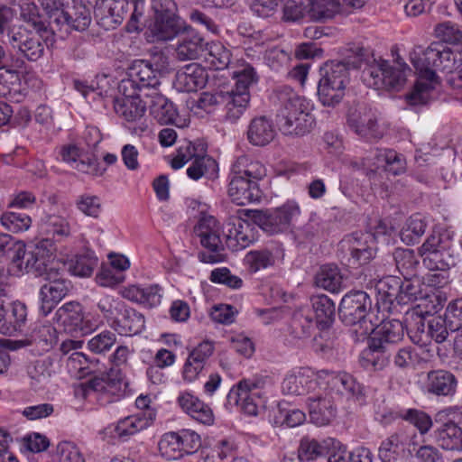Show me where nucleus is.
I'll return each instance as SVG.
<instances>
[{
    "mask_svg": "<svg viewBox=\"0 0 462 462\" xmlns=\"http://www.w3.org/2000/svg\"><path fill=\"white\" fill-rule=\"evenodd\" d=\"M207 44L199 33L188 31L179 42L176 56L180 60L198 59L206 51Z\"/></svg>",
    "mask_w": 462,
    "mask_h": 462,
    "instance_id": "nucleus-25",
    "label": "nucleus"
},
{
    "mask_svg": "<svg viewBox=\"0 0 462 462\" xmlns=\"http://www.w3.org/2000/svg\"><path fill=\"white\" fill-rule=\"evenodd\" d=\"M363 45L351 43L345 50V57L339 61L325 63L320 68L321 78L319 83L346 88L349 81V70L357 69L363 65L364 56L369 53L362 52Z\"/></svg>",
    "mask_w": 462,
    "mask_h": 462,
    "instance_id": "nucleus-7",
    "label": "nucleus"
},
{
    "mask_svg": "<svg viewBox=\"0 0 462 462\" xmlns=\"http://www.w3.org/2000/svg\"><path fill=\"white\" fill-rule=\"evenodd\" d=\"M403 279L402 281L401 296H399V301L402 303V306L417 300H429L431 305H441L440 298L435 293H430L431 290L429 285L421 282L418 275Z\"/></svg>",
    "mask_w": 462,
    "mask_h": 462,
    "instance_id": "nucleus-20",
    "label": "nucleus"
},
{
    "mask_svg": "<svg viewBox=\"0 0 462 462\" xmlns=\"http://www.w3.org/2000/svg\"><path fill=\"white\" fill-rule=\"evenodd\" d=\"M183 30H186V27L181 19L154 18V22L146 34L150 42H168L174 39Z\"/></svg>",
    "mask_w": 462,
    "mask_h": 462,
    "instance_id": "nucleus-24",
    "label": "nucleus"
},
{
    "mask_svg": "<svg viewBox=\"0 0 462 462\" xmlns=\"http://www.w3.org/2000/svg\"><path fill=\"white\" fill-rule=\"evenodd\" d=\"M372 309V300L364 291H352L341 300L338 307L340 320L346 326L357 327L353 330L357 340L366 338L374 330L371 320L367 319Z\"/></svg>",
    "mask_w": 462,
    "mask_h": 462,
    "instance_id": "nucleus-5",
    "label": "nucleus"
},
{
    "mask_svg": "<svg viewBox=\"0 0 462 462\" xmlns=\"http://www.w3.org/2000/svg\"><path fill=\"white\" fill-rule=\"evenodd\" d=\"M0 219L2 225L13 233L26 231L32 224V219L27 214L14 210L4 213Z\"/></svg>",
    "mask_w": 462,
    "mask_h": 462,
    "instance_id": "nucleus-58",
    "label": "nucleus"
},
{
    "mask_svg": "<svg viewBox=\"0 0 462 462\" xmlns=\"http://www.w3.org/2000/svg\"><path fill=\"white\" fill-rule=\"evenodd\" d=\"M74 3L88 8L89 11L94 9L99 25L105 30L109 31L116 28L114 14L116 0H75Z\"/></svg>",
    "mask_w": 462,
    "mask_h": 462,
    "instance_id": "nucleus-30",
    "label": "nucleus"
},
{
    "mask_svg": "<svg viewBox=\"0 0 462 462\" xmlns=\"http://www.w3.org/2000/svg\"><path fill=\"white\" fill-rule=\"evenodd\" d=\"M52 361L51 358L38 359L27 365V374L31 384L34 387L45 384L51 376Z\"/></svg>",
    "mask_w": 462,
    "mask_h": 462,
    "instance_id": "nucleus-48",
    "label": "nucleus"
},
{
    "mask_svg": "<svg viewBox=\"0 0 462 462\" xmlns=\"http://www.w3.org/2000/svg\"><path fill=\"white\" fill-rule=\"evenodd\" d=\"M444 318L450 331L455 332L462 328V299L448 303Z\"/></svg>",
    "mask_w": 462,
    "mask_h": 462,
    "instance_id": "nucleus-64",
    "label": "nucleus"
},
{
    "mask_svg": "<svg viewBox=\"0 0 462 462\" xmlns=\"http://www.w3.org/2000/svg\"><path fill=\"white\" fill-rule=\"evenodd\" d=\"M307 405L311 421L318 426L328 424L336 416V408L329 396H310Z\"/></svg>",
    "mask_w": 462,
    "mask_h": 462,
    "instance_id": "nucleus-23",
    "label": "nucleus"
},
{
    "mask_svg": "<svg viewBox=\"0 0 462 462\" xmlns=\"http://www.w3.org/2000/svg\"><path fill=\"white\" fill-rule=\"evenodd\" d=\"M378 162H383L384 170L393 175H400L406 171L405 157L393 150H380L376 155Z\"/></svg>",
    "mask_w": 462,
    "mask_h": 462,
    "instance_id": "nucleus-53",
    "label": "nucleus"
},
{
    "mask_svg": "<svg viewBox=\"0 0 462 462\" xmlns=\"http://www.w3.org/2000/svg\"><path fill=\"white\" fill-rule=\"evenodd\" d=\"M374 336L371 340L381 341L383 346H389L402 340L404 336V326L399 319L383 320L374 328Z\"/></svg>",
    "mask_w": 462,
    "mask_h": 462,
    "instance_id": "nucleus-34",
    "label": "nucleus"
},
{
    "mask_svg": "<svg viewBox=\"0 0 462 462\" xmlns=\"http://www.w3.org/2000/svg\"><path fill=\"white\" fill-rule=\"evenodd\" d=\"M437 441L443 449L462 452V429L454 422H447L438 430Z\"/></svg>",
    "mask_w": 462,
    "mask_h": 462,
    "instance_id": "nucleus-36",
    "label": "nucleus"
},
{
    "mask_svg": "<svg viewBox=\"0 0 462 462\" xmlns=\"http://www.w3.org/2000/svg\"><path fill=\"white\" fill-rule=\"evenodd\" d=\"M217 169V163L214 159L207 155H198L187 169V175L190 179L198 180L204 175L215 172Z\"/></svg>",
    "mask_w": 462,
    "mask_h": 462,
    "instance_id": "nucleus-56",
    "label": "nucleus"
},
{
    "mask_svg": "<svg viewBox=\"0 0 462 462\" xmlns=\"http://www.w3.org/2000/svg\"><path fill=\"white\" fill-rule=\"evenodd\" d=\"M347 125L359 136L367 140L383 137L376 117L365 108H351L347 114Z\"/></svg>",
    "mask_w": 462,
    "mask_h": 462,
    "instance_id": "nucleus-17",
    "label": "nucleus"
},
{
    "mask_svg": "<svg viewBox=\"0 0 462 462\" xmlns=\"http://www.w3.org/2000/svg\"><path fill=\"white\" fill-rule=\"evenodd\" d=\"M177 402L181 410L196 421L204 425L214 423L215 417L212 409L191 393H181L178 397Z\"/></svg>",
    "mask_w": 462,
    "mask_h": 462,
    "instance_id": "nucleus-21",
    "label": "nucleus"
},
{
    "mask_svg": "<svg viewBox=\"0 0 462 462\" xmlns=\"http://www.w3.org/2000/svg\"><path fill=\"white\" fill-rule=\"evenodd\" d=\"M143 327V317L133 309H125L117 318V333L120 335L137 334Z\"/></svg>",
    "mask_w": 462,
    "mask_h": 462,
    "instance_id": "nucleus-44",
    "label": "nucleus"
},
{
    "mask_svg": "<svg viewBox=\"0 0 462 462\" xmlns=\"http://www.w3.org/2000/svg\"><path fill=\"white\" fill-rule=\"evenodd\" d=\"M150 113L160 125H175L178 110L174 104L160 93L150 95Z\"/></svg>",
    "mask_w": 462,
    "mask_h": 462,
    "instance_id": "nucleus-29",
    "label": "nucleus"
},
{
    "mask_svg": "<svg viewBox=\"0 0 462 462\" xmlns=\"http://www.w3.org/2000/svg\"><path fill=\"white\" fill-rule=\"evenodd\" d=\"M439 42H432L426 49L416 47L410 54V60L421 80L418 81L413 89L406 95L411 106L425 105L430 100V93L437 82L436 60L439 53Z\"/></svg>",
    "mask_w": 462,
    "mask_h": 462,
    "instance_id": "nucleus-3",
    "label": "nucleus"
},
{
    "mask_svg": "<svg viewBox=\"0 0 462 462\" xmlns=\"http://www.w3.org/2000/svg\"><path fill=\"white\" fill-rule=\"evenodd\" d=\"M200 239L202 246L207 248L209 252H201L199 254V259L207 263H216L225 261V254H223L224 245L220 239L219 233L215 235L207 236Z\"/></svg>",
    "mask_w": 462,
    "mask_h": 462,
    "instance_id": "nucleus-38",
    "label": "nucleus"
},
{
    "mask_svg": "<svg viewBox=\"0 0 462 462\" xmlns=\"http://www.w3.org/2000/svg\"><path fill=\"white\" fill-rule=\"evenodd\" d=\"M275 137V130L272 120L264 116L254 117L248 125L246 138L254 146H265Z\"/></svg>",
    "mask_w": 462,
    "mask_h": 462,
    "instance_id": "nucleus-22",
    "label": "nucleus"
},
{
    "mask_svg": "<svg viewBox=\"0 0 462 462\" xmlns=\"http://www.w3.org/2000/svg\"><path fill=\"white\" fill-rule=\"evenodd\" d=\"M58 325L69 334L84 335L88 331L87 322L84 321L82 307L79 302L70 301L58 309L55 314Z\"/></svg>",
    "mask_w": 462,
    "mask_h": 462,
    "instance_id": "nucleus-19",
    "label": "nucleus"
},
{
    "mask_svg": "<svg viewBox=\"0 0 462 462\" xmlns=\"http://www.w3.org/2000/svg\"><path fill=\"white\" fill-rule=\"evenodd\" d=\"M448 249L449 246H446L425 253L421 255L424 265L430 270H445L454 265V259Z\"/></svg>",
    "mask_w": 462,
    "mask_h": 462,
    "instance_id": "nucleus-50",
    "label": "nucleus"
},
{
    "mask_svg": "<svg viewBox=\"0 0 462 462\" xmlns=\"http://www.w3.org/2000/svg\"><path fill=\"white\" fill-rule=\"evenodd\" d=\"M251 97L238 96L237 97L225 94L224 121L236 124L249 106Z\"/></svg>",
    "mask_w": 462,
    "mask_h": 462,
    "instance_id": "nucleus-41",
    "label": "nucleus"
},
{
    "mask_svg": "<svg viewBox=\"0 0 462 462\" xmlns=\"http://www.w3.org/2000/svg\"><path fill=\"white\" fill-rule=\"evenodd\" d=\"M310 301L315 313L316 326L321 330L329 328L336 316L334 301L325 294L314 295Z\"/></svg>",
    "mask_w": 462,
    "mask_h": 462,
    "instance_id": "nucleus-31",
    "label": "nucleus"
},
{
    "mask_svg": "<svg viewBox=\"0 0 462 462\" xmlns=\"http://www.w3.org/2000/svg\"><path fill=\"white\" fill-rule=\"evenodd\" d=\"M308 383H311V381H310L308 377L304 376L302 374H287L282 383V392L284 394L291 395L304 394L307 391L306 384Z\"/></svg>",
    "mask_w": 462,
    "mask_h": 462,
    "instance_id": "nucleus-62",
    "label": "nucleus"
},
{
    "mask_svg": "<svg viewBox=\"0 0 462 462\" xmlns=\"http://www.w3.org/2000/svg\"><path fill=\"white\" fill-rule=\"evenodd\" d=\"M117 114L122 119V125L131 134L141 136L149 130L145 118L146 106L141 99H125L120 101L117 96Z\"/></svg>",
    "mask_w": 462,
    "mask_h": 462,
    "instance_id": "nucleus-14",
    "label": "nucleus"
},
{
    "mask_svg": "<svg viewBox=\"0 0 462 462\" xmlns=\"http://www.w3.org/2000/svg\"><path fill=\"white\" fill-rule=\"evenodd\" d=\"M375 235L355 232L346 236L338 244V256L346 265L367 263L375 254Z\"/></svg>",
    "mask_w": 462,
    "mask_h": 462,
    "instance_id": "nucleus-8",
    "label": "nucleus"
},
{
    "mask_svg": "<svg viewBox=\"0 0 462 462\" xmlns=\"http://www.w3.org/2000/svg\"><path fill=\"white\" fill-rule=\"evenodd\" d=\"M300 214L295 203H287L273 211L252 210L249 216L263 231L276 234L287 229L293 217Z\"/></svg>",
    "mask_w": 462,
    "mask_h": 462,
    "instance_id": "nucleus-11",
    "label": "nucleus"
},
{
    "mask_svg": "<svg viewBox=\"0 0 462 462\" xmlns=\"http://www.w3.org/2000/svg\"><path fill=\"white\" fill-rule=\"evenodd\" d=\"M55 251V244L48 238L42 239L28 248L23 243L18 245V251L12 256V262L20 271L45 278L50 270H58L53 262Z\"/></svg>",
    "mask_w": 462,
    "mask_h": 462,
    "instance_id": "nucleus-6",
    "label": "nucleus"
},
{
    "mask_svg": "<svg viewBox=\"0 0 462 462\" xmlns=\"http://www.w3.org/2000/svg\"><path fill=\"white\" fill-rule=\"evenodd\" d=\"M365 0H313L312 10L319 19H330L337 14L348 13L349 8H361Z\"/></svg>",
    "mask_w": 462,
    "mask_h": 462,
    "instance_id": "nucleus-26",
    "label": "nucleus"
},
{
    "mask_svg": "<svg viewBox=\"0 0 462 462\" xmlns=\"http://www.w3.org/2000/svg\"><path fill=\"white\" fill-rule=\"evenodd\" d=\"M441 305L433 304L430 308L426 306V310H421V304L409 310L406 312L405 322L411 339L419 345H426L429 341L428 319L431 316V312H437Z\"/></svg>",
    "mask_w": 462,
    "mask_h": 462,
    "instance_id": "nucleus-16",
    "label": "nucleus"
},
{
    "mask_svg": "<svg viewBox=\"0 0 462 462\" xmlns=\"http://www.w3.org/2000/svg\"><path fill=\"white\" fill-rule=\"evenodd\" d=\"M313 328V318L308 310H299L293 313L291 322V333L295 338L303 339L309 337Z\"/></svg>",
    "mask_w": 462,
    "mask_h": 462,
    "instance_id": "nucleus-47",
    "label": "nucleus"
},
{
    "mask_svg": "<svg viewBox=\"0 0 462 462\" xmlns=\"http://www.w3.org/2000/svg\"><path fill=\"white\" fill-rule=\"evenodd\" d=\"M457 383L456 376L448 371H430L427 376L426 389L438 396H448L455 393Z\"/></svg>",
    "mask_w": 462,
    "mask_h": 462,
    "instance_id": "nucleus-27",
    "label": "nucleus"
},
{
    "mask_svg": "<svg viewBox=\"0 0 462 462\" xmlns=\"http://www.w3.org/2000/svg\"><path fill=\"white\" fill-rule=\"evenodd\" d=\"M439 53L437 55L436 69L453 73L460 66V54L453 51L443 42H439Z\"/></svg>",
    "mask_w": 462,
    "mask_h": 462,
    "instance_id": "nucleus-54",
    "label": "nucleus"
},
{
    "mask_svg": "<svg viewBox=\"0 0 462 462\" xmlns=\"http://www.w3.org/2000/svg\"><path fill=\"white\" fill-rule=\"evenodd\" d=\"M362 52L369 53L364 56L365 65L362 79L365 85L378 90L400 91L406 84L407 76L411 72L405 62L399 58L395 65H391L382 58L376 59L370 48L363 46Z\"/></svg>",
    "mask_w": 462,
    "mask_h": 462,
    "instance_id": "nucleus-1",
    "label": "nucleus"
},
{
    "mask_svg": "<svg viewBox=\"0 0 462 462\" xmlns=\"http://www.w3.org/2000/svg\"><path fill=\"white\" fill-rule=\"evenodd\" d=\"M97 264V258L93 252H86L75 256L70 261L69 271L77 276L88 277Z\"/></svg>",
    "mask_w": 462,
    "mask_h": 462,
    "instance_id": "nucleus-55",
    "label": "nucleus"
},
{
    "mask_svg": "<svg viewBox=\"0 0 462 462\" xmlns=\"http://www.w3.org/2000/svg\"><path fill=\"white\" fill-rule=\"evenodd\" d=\"M245 262L248 265L250 272L256 273L262 269L273 266L276 263V256L266 248L254 250L246 254Z\"/></svg>",
    "mask_w": 462,
    "mask_h": 462,
    "instance_id": "nucleus-52",
    "label": "nucleus"
},
{
    "mask_svg": "<svg viewBox=\"0 0 462 462\" xmlns=\"http://www.w3.org/2000/svg\"><path fill=\"white\" fill-rule=\"evenodd\" d=\"M176 81L183 91L194 92L206 85L207 73L199 64L191 63L177 72Z\"/></svg>",
    "mask_w": 462,
    "mask_h": 462,
    "instance_id": "nucleus-32",
    "label": "nucleus"
},
{
    "mask_svg": "<svg viewBox=\"0 0 462 462\" xmlns=\"http://www.w3.org/2000/svg\"><path fill=\"white\" fill-rule=\"evenodd\" d=\"M88 387L99 393L97 400L101 405L114 402L116 393V373L112 365L108 371L100 373L88 382Z\"/></svg>",
    "mask_w": 462,
    "mask_h": 462,
    "instance_id": "nucleus-28",
    "label": "nucleus"
},
{
    "mask_svg": "<svg viewBox=\"0 0 462 462\" xmlns=\"http://www.w3.org/2000/svg\"><path fill=\"white\" fill-rule=\"evenodd\" d=\"M179 432L164 434L159 442V449L168 459H175L181 456V446Z\"/></svg>",
    "mask_w": 462,
    "mask_h": 462,
    "instance_id": "nucleus-60",
    "label": "nucleus"
},
{
    "mask_svg": "<svg viewBox=\"0 0 462 462\" xmlns=\"http://www.w3.org/2000/svg\"><path fill=\"white\" fill-rule=\"evenodd\" d=\"M44 279L47 282L40 290L41 311L47 316L68 294L71 286L70 282L63 278L58 270H50Z\"/></svg>",
    "mask_w": 462,
    "mask_h": 462,
    "instance_id": "nucleus-13",
    "label": "nucleus"
},
{
    "mask_svg": "<svg viewBox=\"0 0 462 462\" xmlns=\"http://www.w3.org/2000/svg\"><path fill=\"white\" fill-rule=\"evenodd\" d=\"M427 228V222L420 214H415L407 220L400 232L401 239L407 245L418 243Z\"/></svg>",
    "mask_w": 462,
    "mask_h": 462,
    "instance_id": "nucleus-45",
    "label": "nucleus"
},
{
    "mask_svg": "<svg viewBox=\"0 0 462 462\" xmlns=\"http://www.w3.org/2000/svg\"><path fill=\"white\" fill-rule=\"evenodd\" d=\"M42 5L49 19L50 32L55 35L67 21L66 11L62 8L63 4L60 0H42Z\"/></svg>",
    "mask_w": 462,
    "mask_h": 462,
    "instance_id": "nucleus-43",
    "label": "nucleus"
},
{
    "mask_svg": "<svg viewBox=\"0 0 462 462\" xmlns=\"http://www.w3.org/2000/svg\"><path fill=\"white\" fill-rule=\"evenodd\" d=\"M389 358L387 346H383L381 341L369 339L368 349L363 352L361 364L366 369L371 366L374 370H381L388 364Z\"/></svg>",
    "mask_w": 462,
    "mask_h": 462,
    "instance_id": "nucleus-35",
    "label": "nucleus"
},
{
    "mask_svg": "<svg viewBox=\"0 0 462 462\" xmlns=\"http://www.w3.org/2000/svg\"><path fill=\"white\" fill-rule=\"evenodd\" d=\"M257 81V76L254 69L249 65L245 66L241 71L236 74V84L231 90L224 92L230 96L237 97L238 96L251 97L249 88Z\"/></svg>",
    "mask_w": 462,
    "mask_h": 462,
    "instance_id": "nucleus-49",
    "label": "nucleus"
},
{
    "mask_svg": "<svg viewBox=\"0 0 462 462\" xmlns=\"http://www.w3.org/2000/svg\"><path fill=\"white\" fill-rule=\"evenodd\" d=\"M204 56L216 70H221L228 67L232 53L222 42H212L207 44Z\"/></svg>",
    "mask_w": 462,
    "mask_h": 462,
    "instance_id": "nucleus-39",
    "label": "nucleus"
},
{
    "mask_svg": "<svg viewBox=\"0 0 462 462\" xmlns=\"http://www.w3.org/2000/svg\"><path fill=\"white\" fill-rule=\"evenodd\" d=\"M397 417L413 424L421 434L427 433L432 426L431 418L417 409L402 410L398 411Z\"/></svg>",
    "mask_w": 462,
    "mask_h": 462,
    "instance_id": "nucleus-59",
    "label": "nucleus"
},
{
    "mask_svg": "<svg viewBox=\"0 0 462 462\" xmlns=\"http://www.w3.org/2000/svg\"><path fill=\"white\" fill-rule=\"evenodd\" d=\"M402 280L396 276H386L375 284L376 307L378 311L393 313L399 311L402 306L399 301L401 296Z\"/></svg>",
    "mask_w": 462,
    "mask_h": 462,
    "instance_id": "nucleus-15",
    "label": "nucleus"
},
{
    "mask_svg": "<svg viewBox=\"0 0 462 462\" xmlns=\"http://www.w3.org/2000/svg\"><path fill=\"white\" fill-rule=\"evenodd\" d=\"M264 385V380L259 377L244 379L236 388H232L227 394V402L240 407L241 411L250 416L256 415L261 402L260 397L254 390Z\"/></svg>",
    "mask_w": 462,
    "mask_h": 462,
    "instance_id": "nucleus-12",
    "label": "nucleus"
},
{
    "mask_svg": "<svg viewBox=\"0 0 462 462\" xmlns=\"http://www.w3.org/2000/svg\"><path fill=\"white\" fill-rule=\"evenodd\" d=\"M226 246L232 251L247 247L253 241L250 224L240 217H230L224 226Z\"/></svg>",
    "mask_w": 462,
    "mask_h": 462,
    "instance_id": "nucleus-18",
    "label": "nucleus"
},
{
    "mask_svg": "<svg viewBox=\"0 0 462 462\" xmlns=\"http://www.w3.org/2000/svg\"><path fill=\"white\" fill-rule=\"evenodd\" d=\"M4 325L1 330L5 334L21 331L26 323L27 310L25 304L16 301L4 305Z\"/></svg>",
    "mask_w": 462,
    "mask_h": 462,
    "instance_id": "nucleus-33",
    "label": "nucleus"
},
{
    "mask_svg": "<svg viewBox=\"0 0 462 462\" xmlns=\"http://www.w3.org/2000/svg\"><path fill=\"white\" fill-rule=\"evenodd\" d=\"M448 326L442 316L431 315L428 319L429 340L434 339L437 343L444 342L448 336Z\"/></svg>",
    "mask_w": 462,
    "mask_h": 462,
    "instance_id": "nucleus-63",
    "label": "nucleus"
},
{
    "mask_svg": "<svg viewBox=\"0 0 462 462\" xmlns=\"http://www.w3.org/2000/svg\"><path fill=\"white\" fill-rule=\"evenodd\" d=\"M67 21L64 25H68L76 31H85L91 23V11L88 8L74 3L70 12L66 11Z\"/></svg>",
    "mask_w": 462,
    "mask_h": 462,
    "instance_id": "nucleus-57",
    "label": "nucleus"
},
{
    "mask_svg": "<svg viewBox=\"0 0 462 462\" xmlns=\"http://www.w3.org/2000/svg\"><path fill=\"white\" fill-rule=\"evenodd\" d=\"M265 176V168L259 162H251L245 169L234 164L229 174L228 196L239 206L258 201L261 190L257 183Z\"/></svg>",
    "mask_w": 462,
    "mask_h": 462,
    "instance_id": "nucleus-4",
    "label": "nucleus"
},
{
    "mask_svg": "<svg viewBox=\"0 0 462 462\" xmlns=\"http://www.w3.org/2000/svg\"><path fill=\"white\" fill-rule=\"evenodd\" d=\"M54 35L51 33L41 35L37 32H32L23 26L12 28L7 34L8 42L14 49H17L28 60L36 61L44 53V45H52Z\"/></svg>",
    "mask_w": 462,
    "mask_h": 462,
    "instance_id": "nucleus-9",
    "label": "nucleus"
},
{
    "mask_svg": "<svg viewBox=\"0 0 462 462\" xmlns=\"http://www.w3.org/2000/svg\"><path fill=\"white\" fill-rule=\"evenodd\" d=\"M168 59L162 54L155 55L151 61L135 60L127 69H123L120 76L134 79L141 88H155L160 85L159 76L168 69Z\"/></svg>",
    "mask_w": 462,
    "mask_h": 462,
    "instance_id": "nucleus-10",
    "label": "nucleus"
},
{
    "mask_svg": "<svg viewBox=\"0 0 462 462\" xmlns=\"http://www.w3.org/2000/svg\"><path fill=\"white\" fill-rule=\"evenodd\" d=\"M403 433L395 432L384 439L379 448L378 457L382 462H394L398 457V450L404 445Z\"/></svg>",
    "mask_w": 462,
    "mask_h": 462,
    "instance_id": "nucleus-51",
    "label": "nucleus"
},
{
    "mask_svg": "<svg viewBox=\"0 0 462 462\" xmlns=\"http://www.w3.org/2000/svg\"><path fill=\"white\" fill-rule=\"evenodd\" d=\"M21 16L26 23L30 24L41 35L44 36V34L51 33L48 25H45L41 19L37 5L33 3L26 4L22 7Z\"/></svg>",
    "mask_w": 462,
    "mask_h": 462,
    "instance_id": "nucleus-61",
    "label": "nucleus"
},
{
    "mask_svg": "<svg viewBox=\"0 0 462 462\" xmlns=\"http://www.w3.org/2000/svg\"><path fill=\"white\" fill-rule=\"evenodd\" d=\"M331 443L334 444L333 439L324 440L323 443H319L315 439H310V437L303 438L298 449L300 460L312 461L328 454Z\"/></svg>",
    "mask_w": 462,
    "mask_h": 462,
    "instance_id": "nucleus-37",
    "label": "nucleus"
},
{
    "mask_svg": "<svg viewBox=\"0 0 462 462\" xmlns=\"http://www.w3.org/2000/svg\"><path fill=\"white\" fill-rule=\"evenodd\" d=\"M251 97L238 96L237 97L225 94L224 121L236 124L249 106Z\"/></svg>",
    "mask_w": 462,
    "mask_h": 462,
    "instance_id": "nucleus-40",
    "label": "nucleus"
},
{
    "mask_svg": "<svg viewBox=\"0 0 462 462\" xmlns=\"http://www.w3.org/2000/svg\"><path fill=\"white\" fill-rule=\"evenodd\" d=\"M281 106L276 114V125L281 133L291 137L310 133L315 123L309 101L292 91L279 97Z\"/></svg>",
    "mask_w": 462,
    "mask_h": 462,
    "instance_id": "nucleus-2",
    "label": "nucleus"
},
{
    "mask_svg": "<svg viewBox=\"0 0 462 462\" xmlns=\"http://www.w3.org/2000/svg\"><path fill=\"white\" fill-rule=\"evenodd\" d=\"M393 259L396 269L403 278H411L417 275L420 263L413 250L397 248L393 252Z\"/></svg>",
    "mask_w": 462,
    "mask_h": 462,
    "instance_id": "nucleus-42",
    "label": "nucleus"
},
{
    "mask_svg": "<svg viewBox=\"0 0 462 462\" xmlns=\"http://www.w3.org/2000/svg\"><path fill=\"white\" fill-rule=\"evenodd\" d=\"M343 276L336 265L322 266L317 275V284L331 292H338L343 287Z\"/></svg>",
    "mask_w": 462,
    "mask_h": 462,
    "instance_id": "nucleus-46",
    "label": "nucleus"
}]
</instances>
